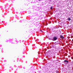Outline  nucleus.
Listing matches in <instances>:
<instances>
[{"mask_svg": "<svg viewBox=\"0 0 73 73\" xmlns=\"http://www.w3.org/2000/svg\"><path fill=\"white\" fill-rule=\"evenodd\" d=\"M38 1H41V0H38Z\"/></svg>", "mask_w": 73, "mask_h": 73, "instance_id": "0eeeda50", "label": "nucleus"}, {"mask_svg": "<svg viewBox=\"0 0 73 73\" xmlns=\"http://www.w3.org/2000/svg\"><path fill=\"white\" fill-rule=\"evenodd\" d=\"M60 37L61 38H64V37H63V36H61V35L60 36Z\"/></svg>", "mask_w": 73, "mask_h": 73, "instance_id": "20e7f679", "label": "nucleus"}, {"mask_svg": "<svg viewBox=\"0 0 73 73\" xmlns=\"http://www.w3.org/2000/svg\"><path fill=\"white\" fill-rule=\"evenodd\" d=\"M68 21H70V20H71V19H70V18H68Z\"/></svg>", "mask_w": 73, "mask_h": 73, "instance_id": "7ed1b4c3", "label": "nucleus"}, {"mask_svg": "<svg viewBox=\"0 0 73 73\" xmlns=\"http://www.w3.org/2000/svg\"><path fill=\"white\" fill-rule=\"evenodd\" d=\"M69 62L68 60H64V64H68V63Z\"/></svg>", "mask_w": 73, "mask_h": 73, "instance_id": "f257e3e1", "label": "nucleus"}, {"mask_svg": "<svg viewBox=\"0 0 73 73\" xmlns=\"http://www.w3.org/2000/svg\"><path fill=\"white\" fill-rule=\"evenodd\" d=\"M71 64V65H73V62H72Z\"/></svg>", "mask_w": 73, "mask_h": 73, "instance_id": "39448f33", "label": "nucleus"}, {"mask_svg": "<svg viewBox=\"0 0 73 73\" xmlns=\"http://www.w3.org/2000/svg\"><path fill=\"white\" fill-rule=\"evenodd\" d=\"M50 9H53V7H51Z\"/></svg>", "mask_w": 73, "mask_h": 73, "instance_id": "423d86ee", "label": "nucleus"}, {"mask_svg": "<svg viewBox=\"0 0 73 73\" xmlns=\"http://www.w3.org/2000/svg\"><path fill=\"white\" fill-rule=\"evenodd\" d=\"M38 53V54H40V52H39Z\"/></svg>", "mask_w": 73, "mask_h": 73, "instance_id": "6e6552de", "label": "nucleus"}, {"mask_svg": "<svg viewBox=\"0 0 73 73\" xmlns=\"http://www.w3.org/2000/svg\"><path fill=\"white\" fill-rule=\"evenodd\" d=\"M57 39V38L56 36H55L53 38V39H52V40L53 41H55V40H56Z\"/></svg>", "mask_w": 73, "mask_h": 73, "instance_id": "f03ea898", "label": "nucleus"}]
</instances>
